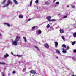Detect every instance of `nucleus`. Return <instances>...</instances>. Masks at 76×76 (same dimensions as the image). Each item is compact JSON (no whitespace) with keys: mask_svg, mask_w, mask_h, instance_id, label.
I'll list each match as a JSON object with an SVG mask.
<instances>
[{"mask_svg":"<svg viewBox=\"0 0 76 76\" xmlns=\"http://www.w3.org/2000/svg\"><path fill=\"white\" fill-rule=\"evenodd\" d=\"M12 45H15V46H17V45H18L17 41L16 40L13 41L12 43Z\"/></svg>","mask_w":76,"mask_h":76,"instance_id":"obj_1","label":"nucleus"},{"mask_svg":"<svg viewBox=\"0 0 76 76\" xmlns=\"http://www.w3.org/2000/svg\"><path fill=\"white\" fill-rule=\"evenodd\" d=\"M20 39V36H17L15 38V41L18 42V41H19Z\"/></svg>","mask_w":76,"mask_h":76,"instance_id":"obj_2","label":"nucleus"},{"mask_svg":"<svg viewBox=\"0 0 76 76\" xmlns=\"http://www.w3.org/2000/svg\"><path fill=\"white\" fill-rule=\"evenodd\" d=\"M51 18V16H48L46 17V19L48 20L49 22H50V19Z\"/></svg>","mask_w":76,"mask_h":76,"instance_id":"obj_3","label":"nucleus"},{"mask_svg":"<svg viewBox=\"0 0 76 76\" xmlns=\"http://www.w3.org/2000/svg\"><path fill=\"white\" fill-rule=\"evenodd\" d=\"M55 47L56 48H57V46L58 45V43L57 42H55Z\"/></svg>","mask_w":76,"mask_h":76,"instance_id":"obj_4","label":"nucleus"},{"mask_svg":"<svg viewBox=\"0 0 76 76\" xmlns=\"http://www.w3.org/2000/svg\"><path fill=\"white\" fill-rule=\"evenodd\" d=\"M62 53H64V54H66V53H67V51H66V50L64 49V48H62Z\"/></svg>","mask_w":76,"mask_h":76,"instance_id":"obj_5","label":"nucleus"},{"mask_svg":"<svg viewBox=\"0 0 76 76\" xmlns=\"http://www.w3.org/2000/svg\"><path fill=\"white\" fill-rule=\"evenodd\" d=\"M44 46L46 48H47L48 49L49 48V45L47 43L44 44Z\"/></svg>","mask_w":76,"mask_h":76,"instance_id":"obj_6","label":"nucleus"},{"mask_svg":"<svg viewBox=\"0 0 76 76\" xmlns=\"http://www.w3.org/2000/svg\"><path fill=\"white\" fill-rule=\"evenodd\" d=\"M30 73L31 74H35L36 73V71L34 70H31L30 71Z\"/></svg>","mask_w":76,"mask_h":76,"instance_id":"obj_7","label":"nucleus"},{"mask_svg":"<svg viewBox=\"0 0 76 76\" xmlns=\"http://www.w3.org/2000/svg\"><path fill=\"white\" fill-rule=\"evenodd\" d=\"M55 51H56V53H58V54H61V53H60V51L59 50H58L56 49Z\"/></svg>","mask_w":76,"mask_h":76,"instance_id":"obj_8","label":"nucleus"},{"mask_svg":"<svg viewBox=\"0 0 76 76\" xmlns=\"http://www.w3.org/2000/svg\"><path fill=\"white\" fill-rule=\"evenodd\" d=\"M13 1L15 4L17 5L18 4V3L16 0H13Z\"/></svg>","mask_w":76,"mask_h":76,"instance_id":"obj_9","label":"nucleus"},{"mask_svg":"<svg viewBox=\"0 0 76 76\" xmlns=\"http://www.w3.org/2000/svg\"><path fill=\"white\" fill-rule=\"evenodd\" d=\"M59 31L60 33H64V31L63 29H61Z\"/></svg>","mask_w":76,"mask_h":76,"instance_id":"obj_10","label":"nucleus"},{"mask_svg":"<svg viewBox=\"0 0 76 76\" xmlns=\"http://www.w3.org/2000/svg\"><path fill=\"white\" fill-rule=\"evenodd\" d=\"M4 25H7V26L8 27H10V24L8 23H4Z\"/></svg>","mask_w":76,"mask_h":76,"instance_id":"obj_11","label":"nucleus"},{"mask_svg":"<svg viewBox=\"0 0 76 76\" xmlns=\"http://www.w3.org/2000/svg\"><path fill=\"white\" fill-rule=\"evenodd\" d=\"M54 21H57V20L53 19L50 20V22H54Z\"/></svg>","mask_w":76,"mask_h":76,"instance_id":"obj_12","label":"nucleus"},{"mask_svg":"<svg viewBox=\"0 0 76 76\" xmlns=\"http://www.w3.org/2000/svg\"><path fill=\"white\" fill-rule=\"evenodd\" d=\"M4 58H6L7 57H9V55L7 53H6V55H4Z\"/></svg>","mask_w":76,"mask_h":76,"instance_id":"obj_13","label":"nucleus"},{"mask_svg":"<svg viewBox=\"0 0 76 76\" xmlns=\"http://www.w3.org/2000/svg\"><path fill=\"white\" fill-rule=\"evenodd\" d=\"M7 3H8L9 4H11L12 2L10 1V0H8L7 1Z\"/></svg>","mask_w":76,"mask_h":76,"instance_id":"obj_14","label":"nucleus"},{"mask_svg":"<svg viewBox=\"0 0 76 76\" xmlns=\"http://www.w3.org/2000/svg\"><path fill=\"white\" fill-rule=\"evenodd\" d=\"M41 32H42V31H41L40 30H39L38 31V34H41Z\"/></svg>","mask_w":76,"mask_h":76,"instance_id":"obj_15","label":"nucleus"},{"mask_svg":"<svg viewBox=\"0 0 76 76\" xmlns=\"http://www.w3.org/2000/svg\"><path fill=\"white\" fill-rule=\"evenodd\" d=\"M23 38L24 39L25 42H26L27 41V40H26V37H23Z\"/></svg>","mask_w":76,"mask_h":76,"instance_id":"obj_16","label":"nucleus"},{"mask_svg":"<svg viewBox=\"0 0 76 76\" xmlns=\"http://www.w3.org/2000/svg\"><path fill=\"white\" fill-rule=\"evenodd\" d=\"M73 37H76V32L74 33L73 34Z\"/></svg>","mask_w":76,"mask_h":76,"instance_id":"obj_17","label":"nucleus"},{"mask_svg":"<svg viewBox=\"0 0 76 76\" xmlns=\"http://www.w3.org/2000/svg\"><path fill=\"white\" fill-rule=\"evenodd\" d=\"M45 4H46L47 5H48V4H50V2H45Z\"/></svg>","mask_w":76,"mask_h":76,"instance_id":"obj_18","label":"nucleus"},{"mask_svg":"<svg viewBox=\"0 0 76 76\" xmlns=\"http://www.w3.org/2000/svg\"><path fill=\"white\" fill-rule=\"evenodd\" d=\"M72 42V45H75V43H76V41H74V42Z\"/></svg>","mask_w":76,"mask_h":76,"instance_id":"obj_19","label":"nucleus"},{"mask_svg":"<svg viewBox=\"0 0 76 76\" xmlns=\"http://www.w3.org/2000/svg\"><path fill=\"white\" fill-rule=\"evenodd\" d=\"M16 56L17 57H21L22 56V55H17Z\"/></svg>","mask_w":76,"mask_h":76,"instance_id":"obj_20","label":"nucleus"},{"mask_svg":"<svg viewBox=\"0 0 76 76\" xmlns=\"http://www.w3.org/2000/svg\"><path fill=\"white\" fill-rule=\"evenodd\" d=\"M0 64H2V65H4L6 64L4 62H0Z\"/></svg>","mask_w":76,"mask_h":76,"instance_id":"obj_21","label":"nucleus"},{"mask_svg":"<svg viewBox=\"0 0 76 76\" xmlns=\"http://www.w3.org/2000/svg\"><path fill=\"white\" fill-rule=\"evenodd\" d=\"M19 18H20V19L23 18V15H20L19 16Z\"/></svg>","mask_w":76,"mask_h":76,"instance_id":"obj_22","label":"nucleus"},{"mask_svg":"<svg viewBox=\"0 0 76 76\" xmlns=\"http://www.w3.org/2000/svg\"><path fill=\"white\" fill-rule=\"evenodd\" d=\"M72 58L73 60H74V61H76V58L75 57H72Z\"/></svg>","mask_w":76,"mask_h":76,"instance_id":"obj_23","label":"nucleus"},{"mask_svg":"<svg viewBox=\"0 0 76 76\" xmlns=\"http://www.w3.org/2000/svg\"><path fill=\"white\" fill-rule=\"evenodd\" d=\"M34 47L35 48H36V49H37V50L38 51H39V49L38 48V47L36 46H35Z\"/></svg>","mask_w":76,"mask_h":76,"instance_id":"obj_24","label":"nucleus"},{"mask_svg":"<svg viewBox=\"0 0 76 76\" xmlns=\"http://www.w3.org/2000/svg\"><path fill=\"white\" fill-rule=\"evenodd\" d=\"M9 4H6L4 6H3V7H7V6H9Z\"/></svg>","mask_w":76,"mask_h":76,"instance_id":"obj_25","label":"nucleus"},{"mask_svg":"<svg viewBox=\"0 0 76 76\" xmlns=\"http://www.w3.org/2000/svg\"><path fill=\"white\" fill-rule=\"evenodd\" d=\"M62 47H64V48H66V45H65L64 44H63L62 45Z\"/></svg>","mask_w":76,"mask_h":76,"instance_id":"obj_26","label":"nucleus"},{"mask_svg":"<svg viewBox=\"0 0 76 76\" xmlns=\"http://www.w3.org/2000/svg\"><path fill=\"white\" fill-rule=\"evenodd\" d=\"M55 4H57L58 5V4H60V2H56L55 3Z\"/></svg>","mask_w":76,"mask_h":76,"instance_id":"obj_27","label":"nucleus"},{"mask_svg":"<svg viewBox=\"0 0 76 76\" xmlns=\"http://www.w3.org/2000/svg\"><path fill=\"white\" fill-rule=\"evenodd\" d=\"M32 1H30V6H32Z\"/></svg>","mask_w":76,"mask_h":76,"instance_id":"obj_28","label":"nucleus"},{"mask_svg":"<svg viewBox=\"0 0 76 76\" xmlns=\"http://www.w3.org/2000/svg\"><path fill=\"white\" fill-rule=\"evenodd\" d=\"M61 38L63 40H64V39H65V38H64V36H62Z\"/></svg>","mask_w":76,"mask_h":76,"instance_id":"obj_29","label":"nucleus"},{"mask_svg":"<svg viewBox=\"0 0 76 76\" xmlns=\"http://www.w3.org/2000/svg\"><path fill=\"white\" fill-rule=\"evenodd\" d=\"M5 2H6V0H4V1L2 3V4H4V3H5Z\"/></svg>","mask_w":76,"mask_h":76,"instance_id":"obj_30","label":"nucleus"},{"mask_svg":"<svg viewBox=\"0 0 76 76\" xmlns=\"http://www.w3.org/2000/svg\"><path fill=\"white\" fill-rule=\"evenodd\" d=\"M71 7L72 8H75V6L74 5H71Z\"/></svg>","mask_w":76,"mask_h":76,"instance_id":"obj_31","label":"nucleus"},{"mask_svg":"<svg viewBox=\"0 0 76 76\" xmlns=\"http://www.w3.org/2000/svg\"><path fill=\"white\" fill-rule=\"evenodd\" d=\"M46 27L47 28H50V24H48L46 26Z\"/></svg>","mask_w":76,"mask_h":76,"instance_id":"obj_32","label":"nucleus"},{"mask_svg":"<svg viewBox=\"0 0 76 76\" xmlns=\"http://www.w3.org/2000/svg\"><path fill=\"white\" fill-rule=\"evenodd\" d=\"M26 70V68H24L23 69V72H24Z\"/></svg>","mask_w":76,"mask_h":76,"instance_id":"obj_33","label":"nucleus"},{"mask_svg":"<svg viewBox=\"0 0 76 76\" xmlns=\"http://www.w3.org/2000/svg\"><path fill=\"white\" fill-rule=\"evenodd\" d=\"M73 52H74V53H76V50L74 49L73 50Z\"/></svg>","mask_w":76,"mask_h":76,"instance_id":"obj_34","label":"nucleus"},{"mask_svg":"<svg viewBox=\"0 0 76 76\" xmlns=\"http://www.w3.org/2000/svg\"><path fill=\"white\" fill-rule=\"evenodd\" d=\"M67 18V15L64 16L63 17V18Z\"/></svg>","mask_w":76,"mask_h":76,"instance_id":"obj_35","label":"nucleus"},{"mask_svg":"<svg viewBox=\"0 0 76 76\" xmlns=\"http://www.w3.org/2000/svg\"><path fill=\"white\" fill-rule=\"evenodd\" d=\"M35 28V26H34V27H33L32 28V30H34Z\"/></svg>","mask_w":76,"mask_h":76,"instance_id":"obj_36","label":"nucleus"},{"mask_svg":"<svg viewBox=\"0 0 76 76\" xmlns=\"http://www.w3.org/2000/svg\"><path fill=\"white\" fill-rule=\"evenodd\" d=\"M69 46H67L66 50H69Z\"/></svg>","mask_w":76,"mask_h":76,"instance_id":"obj_37","label":"nucleus"},{"mask_svg":"<svg viewBox=\"0 0 76 76\" xmlns=\"http://www.w3.org/2000/svg\"><path fill=\"white\" fill-rule=\"evenodd\" d=\"M12 73L13 74H15V73H16V71H14L13 72H12Z\"/></svg>","mask_w":76,"mask_h":76,"instance_id":"obj_38","label":"nucleus"},{"mask_svg":"<svg viewBox=\"0 0 76 76\" xmlns=\"http://www.w3.org/2000/svg\"><path fill=\"white\" fill-rule=\"evenodd\" d=\"M35 3H37V4L38 3V0H36L35 1Z\"/></svg>","mask_w":76,"mask_h":76,"instance_id":"obj_39","label":"nucleus"},{"mask_svg":"<svg viewBox=\"0 0 76 76\" xmlns=\"http://www.w3.org/2000/svg\"><path fill=\"white\" fill-rule=\"evenodd\" d=\"M2 76H4V74L3 73H2Z\"/></svg>","mask_w":76,"mask_h":76,"instance_id":"obj_40","label":"nucleus"},{"mask_svg":"<svg viewBox=\"0 0 76 76\" xmlns=\"http://www.w3.org/2000/svg\"><path fill=\"white\" fill-rule=\"evenodd\" d=\"M31 20V19H29L28 20V21H30Z\"/></svg>","mask_w":76,"mask_h":76,"instance_id":"obj_41","label":"nucleus"},{"mask_svg":"<svg viewBox=\"0 0 76 76\" xmlns=\"http://www.w3.org/2000/svg\"><path fill=\"white\" fill-rule=\"evenodd\" d=\"M56 58H57V59H58V57H56Z\"/></svg>","mask_w":76,"mask_h":76,"instance_id":"obj_42","label":"nucleus"},{"mask_svg":"<svg viewBox=\"0 0 76 76\" xmlns=\"http://www.w3.org/2000/svg\"><path fill=\"white\" fill-rule=\"evenodd\" d=\"M11 53L12 55H13V52H11Z\"/></svg>","mask_w":76,"mask_h":76,"instance_id":"obj_43","label":"nucleus"},{"mask_svg":"<svg viewBox=\"0 0 76 76\" xmlns=\"http://www.w3.org/2000/svg\"><path fill=\"white\" fill-rule=\"evenodd\" d=\"M8 76H10V73H9L8 74Z\"/></svg>","mask_w":76,"mask_h":76,"instance_id":"obj_44","label":"nucleus"},{"mask_svg":"<svg viewBox=\"0 0 76 76\" xmlns=\"http://www.w3.org/2000/svg\"><path fill=\"white\" fill-rule=\"evenodd\" d=\"M55 1H56V0H54L53 1V3H54V2H55Z\"/></svg>","mask_w":76,"mask_h":76,"instance_id":"obj_45","label":"nucleus"},{"mask_svg":"<svg viewBox=\"0 0 76 76\" xmlns=\"http://www.w3.org/2000/svg\"><path fill=\"white\" fill-rule=\"evenodd\" d=\"M0 36H1V33H0Z\"/></svg>","mask_w":76,"mask_h":76,"instance_id":"obj_46","label":"nucleus"},{"mask_svg":"<svg viewBox=\"0 0 76 76\" xmlns=\"http://www.w3.org/2000/svg\"><path fill=\"white\" fill-rule=\"evenodd\" d=\"M5 69H6V68H4V71L5 70Z\"/></svg>","mask_w":76,"mask_h":76,"instance_id":"obj_47","label":"nucleus"},{"mask_svg":"<svg viewBox=\"0 0 76 76\" xmlns=\"http://www.w3.org/2000/svg\"><path fill=\"white\" fill-rule=\"evenodd\" d=\"M37 9H38V7H37Z\"/></svg>","mask_w":76,"mask_h":76,"instance_id":"obj_48","label":"nucleus"},{"mask_svg":"<svg viewBox=\"0 0 76 76\" xmlns=\"http://www.w3.org/2000/svg\"><path fill=\"white\" fill-rule=\"evenodd\" d=\"M52 27V26H51V27H50V28H51Z\"/></svg>","mask_w":76,"mask_h":76,"instance_id":"obj_49","label":"nucleus"},{"mask_svg":"<svg viewBox=\"0 0 76 76\" xmlns=\"http://www.w3.org/2000/svg\"><path fill=\"white\" fill-rule=\"evenodd\" d=\"M67 6L68 7H69V5H67Z\"/></svg>","mask_w":76,"mask_h":76,"instance_id":"obj_50","label":"nucleus"},{"mask_svg":"<svg viewBox=\"0 0 76 76\" xmlns=\"http://www.w3.org/2000/svg\"><path fill=\"white\" fill-rule=\"evenodd\" d=\"M60 15V14H58V15L59 16V15Z\"/></svg>","mask_w":76,"mask_h":76,"instance_id":"obj_51","label":"nucleus"},{"mask_svg":"<svg viewBox=\"0 0 76 76\" xmlns=\"http://www.w3.org/2000/svg\"><path fill=\"white\" fill-rule=\"evenodd\" d=\"M72 76H76L73 75Z\"/></svg>","mask_w":76,"mask_h":76,"instance_id":"obj_52","label":"nucleus"},{"mask_svg":"<svg viewBox=\"0 0 76 76\" xmlns=\"http://www.w3.org/2000/svg\"><path fill=\"white\" fill-rule=\"evenodd\" d=\"M55 0V1H56V0Z\"/></svg>","mask_w":76,"mask_h":76,"instance_id":"obj_53","label":"nucleus"}]
</instances>
